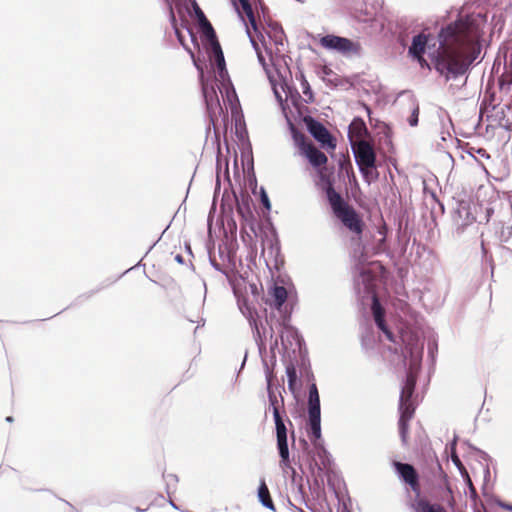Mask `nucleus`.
<instances>
[{
	"instance_id": "obj_1",
	"label": "nucleus",
	"mask_w": 512,
	"mask_h": 512,
	"mask_svg": "<svg viewBox=\"0 0 512 512\" xmlns=\"http://www.w3.org/2000/svg\"><path fill=\"white\" fill-rule=\"evenodd\" d=\"M191 6L192 10H189V15L198 25L209 65L204 71L194 58L193 61L200 72L203 96L211 121L214 123L224 115L223 106L226 109L229 108L233 116L238 115L239 101L226 70L224 55L212 25L195 1L191 2Z\"/></svg>"
},
{
	"instance_id": "obj_2",
	"label": "nucleus",
	"mask_w": 512,
	"mask_h": 512,
	"mask_svg": "<svg viewBox=\"0 0 512 512\" xmlns=\"http://www.w3.org/2000/svg\"><path fill=\"white\" fill-rule=\"evenodd\" d=\"M485 16L472 14L447 24L438 34L439 48L429 52L436 69L446 77L464 74L480 53Z\"/></svg>"
},
{
	"instance_id": "obj_3",
	"label": "nucleus",
	"mask_w": 512,
	"mask_h": 512,
	"mask_svg": "<svg viewBox=\"0 0 512 512\" xmlns=\"http://www.w3.org/2000/svg\"><path fill=\"white\" fill-rule=\"evenodd\" d=\"M232 3L246 27V33L254 47L258 61L265 70L275 98L284 109L291 90L287 84L288 68L283 58L284 32L277 23H269L260 31L253 9L248 0H232Z\"/></svg>"
},
{
	"instance_id": "obj_4",
	"label": "nucleus",
	"mask_w": 512,
	"mask_h": 512,
	"mask_svg": "<svg viewBox=\"0 0 512 512\" xmlns=\"http://www.w3.org/2000/svg\"><path fill=\"white\" fill-rule=\"evenodd\" d=\"M423 345L415 344L409 348L410 353V372L407 376L406 383L402 389L400 396V419H399V429L403 442H406L407 434H408V422L413 417L414 414V406L410 400L414 386H415V376L414 370H417L422 358Z\"/></svg>"
},
{
	"instance_id": "obj_5",
	"label": "nucleus",
	"mask_w": 512,
	"mask_h": 512,
	"mask_svg": "<svg viewBox=\"0 0 512 512\" xmlns=\"http://www.w3.org/2000/svg\"><path fill=\"white\" fill-rule=\"evenodd\" d=\"M242 313L249 319L250 325L254 327L255 338L258 343L259 351L262 352L266 349V345L269 344L271 352L274 354L275 349L278 348V340L273 335V328L269 326L264 327L262 324L258 325L254 318V312L245 303L240 304Z\"/></svg>"
},
{
	"instance_id": "obj_6",
	"label": "nucleus",
	"mask_w": 512,
	"mask_h": 512,
	"mask_svg": "<svg viewBox=\"0 0 512 512\" xmlns=\"http://www.w3.org/2000/svg\"><path fill=\"white\" fill-rule=\"evenodd\" d=\"M289 126L294 145L298 149L299 154L307 158L310 164L316 168L325 165L328 161L326 155L311 143L306 142L305 136L298 132L292 123H289Z\"/></svg>"
},
{
	"instance_id": "obj_7",
	"label": "nucleus",
	"mask_w": 512,
	"mask_h": 512,
	"mask_svg": "<svg viewBox=\"0 0 512 512\" xmlns=\"http://www.w3.org/2000/svg\"><path fill=\"white\" fill-rule=\"evenodd\" d=\"M273 416L276 425L277 434V446L281 457L280 467L284 473H287V469H292L289 458V448L287 442V430L284 422L282 421L279 410L273 406Z\"/></svg>"
},
{
	"instance_id": "obj_8",
	"label": "nucleus",
	"mask_w": 512,
	"mask_h": 512,
	"mask_svg": "<svg viewBox=\"0 0 512 512\" xmlns=\"http://www.w3.org/2000/svg\"><path fill=\"white\" fill-rule=\"evenodd\" d=\"M308 415L311 432L318 439L321 436L320 398L315 384L309 389Z\"/></svg>"
},
{
	"instance_id": "obj_9",
	"label": "nucleus",
	"mask_w": 512,
	"mask_h": 512,
	"mask_svg": "<svg viewBox=\"0 0 512 512\" xmlns=\"http://www.w3.org/2000/svg\"><path fill=\"white\" fill-rule=\"evenodd\" d=\"M281 343L285 354H295L301 350L302 338L294 327L283 324L281 325Z\"/></svg>"
},
{
	"instance_id": "obj_10",
	"label": "nucleus",
	"mask_w": 512,
	"mask_h": 512,
	"mask_svg": "<svg viewBox=\"0 0 512 512\" xmlns=\"http://www.w3.org/2000/svg\"><path fill=\"white\" fill-rule=\"evenodd\" d=\"M320 45L327 50H334L340 53L356 52L358 46L348 38L326 35L320 38Z\"/></svg>"
},
{
	"instance_id": "obj_11",
	"label": "nucleus",
	"mask_w": 512,
	"mask_h": 512,
	"mask_svg": "<svg viewBox=\"0 0 512 512\" xmlns=\"http://www.w3.org/2000/svg\"><path fill=\"white\" fill-rule=\"evenodd\" d=\"M307 124L308 131L310 134L323 146L328 147L330 149L335 148V143L331 138L328 130L318 121L308 118L305 119Z\"/></svg>"
},
{
	"instance_id": "obj_12",
	"label": "nucleus",
	"mask_w": 512,
	"mask_h": 512,
	"mask_svg": "<svg viewBox=\"0 0 512 512\" xmlns=\"http://www.w3.org/2000/svg\"><path fill=\"white\" fill-rule=\"evenodd\" d=\"M357 165L369 166L376 162L373 146L367 141H358L352 146Z\"/></svg>"
},
{
	"instance_id": "obj_13",
	"label": "nucleus",
	"mask_w": 512,
	"mask_h": 512,
	"mask_svg": "<svg viewBox=\"0 0 512 512\" xmlns=\"http://www.w3.org/2000/svg\"><path fill=\"white\" fill-rule=\"evenodd\" d=\"M342 223L353 233L362 232V221L357 213L349 206L336 215Z\"/></svg>"
},
{
	"instance_id": "obj_14",
	"label": "nucleus",
	"mask_w": 512,
	"mask_h": 512,
	"mask_svg": "<svg viewBox=\"0 0 512 512\" xmlns=\"http://www.w3.org/2000/svg\"><path fill=\"white\" fill-rule=\"evenodd\" d=\"M331 456L323 447H316V453L310 464L313 474L320 475L324 470L329 469L331 465Z\"/></svg>"
},
{
	"instance_id": "obj_15",
	"label": "nucleus",
	"mask_w": 512,
	"mask_h": 512,
	"mask_svg": "<svg viewBox=\"0 0 512 512\" xmlns=\"http://www.w3.org/2000/svg\"><path fill=\"white\" fill-rule=\"evenodd\" d=\"M427 43L428 36L422 33L413 38L412 44L409 47L410 56L416 59L422 67L425 65L428 66L427 62L423 59Z\"/></svg>"
},
{
	"instance_id": "obj_16",
	"label": "nucleus",
	"mask_w": 512,
	"mask_h": 512,
	"mask_svg": "<svg viewBox=\"0 0 512 512\" xmlns=\"http://www.w3.org/2000/svg\"><path fill=\"white\" fill-rule=\"evenodd\" d=\"M394 466L396 468L397 473L403 479V481L409 484L413 491H418V476L413 466L409 464H403L400 462H395Z\"/></svg>"
},
{
	"instance_id": "obj_17",
	"label": "nucleus",
	"mask_w": 512,
	"mask_h": 512,
	"mask_svg": "<svg viewBox=\"0 0 512 512\" xmlns=\"http://www.w3.org/2000/svg\"><path fill=\"white\" fill-rule=\"evenodd\" d=\"M367 133V128L363 120L355 118L349 125L348 136L351 146L358 141H365L363 138Z\"/></svg>"
},
{
	"instance_id": "obj_18",
	"label": "nucleus",
	"mask_w": 512,
	"mask_h": 512,
	"mask_svg": "<svg viewBox=\"0 0 512 512\" xmlns=\"http://www.w3.org/2000/svg\"><path fill=\"white\" fill-rule=\"evenodd\" d=\"M372 312H373L374 320H375L377 326L379 327V329H381L385 333L386 337L392 341L393 340L392 333L385 326L383 309H382L376 296H373Z\"/></svg>"
},
{
	"instance_id": "obj_19",
	"label": "nucleus",
	"mask_w": 512,
	"mask_h": 512,
	"mask_svg": "<svg viewBox=\"0 0 512 512\" xmlns=\"http://www.w3.org/2000/svg\"><path fill=\"white\" fill-rule=\"evenodd\" d=\"M474 221L475 217L471 213L470 207L468 205H460L455 217V223L458 228L464 229L466 226L473 224Z\"/></svg>"
},
{
	"instance_id": "obj_20",
	"label": "nucleus",
	"mask_w": 512,
	"mask_h": 512,
	"mask_svg": "<svg viewBox=\"0 0 512 512\" xmlns=\"http://www.w3.org/2000/svg\"><path fill=\"white\" fill-rule=\"evenodd\" d=\"M269 295L272 297L274 305L280 309L288 297V292L283 286L274 285L269 290Z\"/></svg>"
},
{
	"instance_id": "obj_21",
	"label": "nucleus",
	"mask_w": 512,
	"mask_h": 512,
	"mask_svg": "<svg viewBox=\"0 0 512 512\" xmlns=\"http://www.w3.org/2000/svg\"><path fill=\"white\" fill-rule=\"evenodd\" d=\"M171 19H172V25H173V28H174V31H175V34L178 38V41L183 45V46H186L185 44V38L186 36H189L191 41L194 42L195 40V36L194 34L192 33V31L186 26L184 25L183 23L181 24V26H178L176 24V20H175V16L172 14L171 15Z\"/></svg>"
},
{
	"instance_id": "obj_22",
	"label": "nucleus",
	"mask_w": 512,
	"mask_h": 512,
	"mask_svg": "<svg viewBox=\"0 0 512 512\" xmlns=\"http://www.w3.org/2000/svg\"><path fill=\"white\" fill-rule=\"evenodd\" d=\"M373 276L371 275L370 269L363 267L359 277L356 280V285L360 290V285H363L364 292L370 293L372 291Z\"/></svg>"
},
{
	"instance_id": "obj_23",
	"label": "nucleus",
	"mask_w": 512,
	"mask_h": 512,
	"mask_svg": "<svg viewBox=\"0 0 512 512\" xmlns=\"http://www.w3.org/2000/svg\"><path fill=\"white\" fill-rule=\"evenodd\" d=\"M258 499L260 503L267 509L275 510L273 501L270 497L269 489L264 480H261L258 488Z\"/></svg>"
},
{
	"instance_id": "obj_24",
	"label": "nucleus",
	"mask_w": 512,
	"mask_h": 512,
	"mask_svg": "<svg viewBox=\"0 0 512 512\" xmlns=\"http://www.w3.org/2000/svg\"><path fill=\"white\" fill-rule=\"evenodd\" d=\"M327 194H328V198H329V201H330V204L332 206V209L335 213V215H337L338 213H340L342 210H344L345 208H347L348 206L341 200V197L339 194H337L332 188H329L328 191H327Z\"/></svg>"
},
{
	"instance_id": "obj_25",
	"label": "nucleus",
	"mask_w": 512,
	"mask_h": 512,
	"mask_svg": "<svg viewBox=\"0 0 512 512\" xmlns=\"http://www.w3.org/2000/svg\"><path fill=\"white\" fill-rule=\"evenodd\" d=\"M360 172L362 173L364 179L371 183L372 181H375L378 178V172L376 170L375 163L366 166V165H359Z\"/></svg>"
},
{
	"instance_id": "obj_26",
	"label": "nucleus",
	"mask_w": 512,
	"mask_h": 512,
	"mask_svg": "<svg viewBox=\"0 0 512 512\" xmlns=\"http://www.w3.org/2000/svg\"><path fill=\"white\" fill-rule=\"evenodd\" d=\"M286 375L288 378V386L290 390H293L294 384L297 380V372L293 365H288L286 367Z\"/></svg>"
},
{
	"instance_id": "obj_27",
	"label": "nucleus",
	"mask_w": 512,
	"mask_h": 512,
	"mask_svg": "<svg viewBox=\"0 0 512 512\" xmlns=\"http://www.w3.org/2000/svg\"><path fill=\"white\" fill-rule=\"evenodd\" d=\"M423 512H447L445 508L439 504L424 503L422 507Z\"/></svg>"
},
{
	"instance_id": "obj_28",
	"label": "nucleus",
	"mask_w": 512,
	"mask_h": 512,
	"mask_svg": "<svg viewBox=\"0 0 512 512\" xmlns=\"http://www.w3.org/2000/svg\"><path fill=\"white\" fill-rule=\"evenodd\" d=\"M418 113H419V110H418V107L414 108L413 109V112H412V115L410 116L408 122L411 126H416L417 123H418Z\"/></svg>"
},
{
	"instance_id": "obj_29",
	"label": "nucleus",
	"mask_w": 512,
	"mask_h": 512,
	"mask_svg": "<svg viewBox=\"0 0 512 512\" xmlns=\"http://www.w3.org/2000/svg\"><path fill=\"white\" fill-rule=\"evenodd\" d=\"M261 202L267 210H269L271 208L269 198H268L266 192L264 191V189L261 190Z\"/></svg>"
},
{
	"instance_id": "obj_30",
	"label": "nucleus",
	"mask_w": 512,
	"mask_h": 512,
	"mask_svg": "<svg viewBox=\"0 0 512 512\" xmlns=\"http://www.w3.org/2000/svg\"><path fill=\"white\" fill-rule=\"evenodd\" d=\"M302 87H303V93L305 95H309L311 97V89H310L308 82L305 79L302 82Z\"/></svg>"
},
{
	"instance_id": "obj_31",
	"label": "nucleus",
	"mask_w": 512,
	"mask_h": 512,
	"mask_svg": "<svg viewBox=\"0 0 512 512\" xmlns=\"http://www.w3.org/2000/svg\"><path fill=\"white\" fill-rule=\"evenodd\" d=\"M465 476H466V480H467V484L471 490L472 493H475V490H474V487L472 485V482H471V479L469 478L467 472L465 471Z\"/></svg>"
},
{
	"instance_id": "obj_32",
	"label": "nucleus",
	"mask_w": 512,
	"mask_h": 512,
	"mask_svg": "<svg viewBox=\"0 0 512 512\" xmlns=\"http://www.w3.org/2000/svg\"><path fill=\"white\" fill-rule=\"evenodd\" d=\"M454 463L456 464V466H457L460 470L464 469V468L462 467V464H461V461H460V460H459V462H454Z\"/></svg>"
},
{
	"instance_id": "obj_33",
	"label": "nucleus",
	"mask_w": 512,
	"mask_h": 512,
	"mask_svg": "<svg viewBox=\"0 0 512 512\" xmlns=\"http://www.w3.org/2000/svg\"><path fill=\"white\" fill-rule=\"evenodd\" d=\"M452 459H453V462H459V458L455 454H452Z\"/></svg>"
},
{
	"instance_id": "obj_34",
	"label": "nucleus",
	"mask_w": 512,
	"mask_h": 512,
	"mask_svg": "<svg viewBox=\"0 0 512 512\" xmlns=\"http://www.w3.org/2000/svg\"><path fill=\"white\" fill-rule=\"evenodd\" d=\"M169 478H170L171 480L177 481L176 477H175V476H173V475H169Z\"/></svg>"
},
{
	"instance_id": "obj_35",
	"label": "nucleus",
	"mask_w": 512,
	"mask_h": 512,
	"mask_svg": "<svg viewBox=\"0 0 512 512\" xmlns=\"http://www.w3.org/2000/svg\"><path fill=\"white\" fill-rule=\"evenodd\" d=\"M504 507H505L506 509H508V510H511V511H512V506H510V505H506V506H504Z\"/></svg>"
},
{
	"instance_id": "obj_36",
	"label": "nucleus",
	"mask_w": 512,
	"mask_h": 512,
	"mask_svg": "<svg viewBox=\"0 0 512 512\" xmlns=\"http://www.w3.org/2000/svg\"><path fill=\"white\" fill-rule=\"evenodd\" d=\"M6 420H7L8 422H11V421H12V417H10V416H9V417H7V418H6Z\"/></svg>"
},
{
	"instance_id": "obj_37",
	"label": "nucleus",
	"mask_w": 512,
	"mask_h": 512,
	"mask_svg": "<svg viewBox=\"0 0 512 512\" xmlns=\"http://www.w3.org/2000/svg\"><path fill=\"white\" fill-rule=\"evenodd\" d=\"M187 50L191 53V57H194V54L187 48Z\"/></svg>"
},
{
	"instance_id": "obj_38",
	"label": "nucleus",
	"mask_w": 512,
	"mask_h": 512,
	"mask_svg": "<svg viewBox=\"0 0 512 512\" xmlns=\"http://www.w3.org/2000/svg\"><path fill=\"white\" fill-rule=\"evenodd\" d=\"M176 259H177V261H181V257L180 256H177Z\"/></svg>"
},
{
	"instance_id": "obj_39",
	"label": "nucleus",
	"mask_w": 512,
	"mask_h": 512,
	"mask_svg": "<svg viewBox=\"0 0 512 512\" xmlns=\"http://www.w3.org/2000/svg\"><path fill=\"white\" fill-rule=\"evenodd\" d=\"M169 3V0H166Z\"/></svg>"
}]
</instances>
